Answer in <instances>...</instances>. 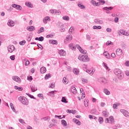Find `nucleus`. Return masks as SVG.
<instances>
[{"label": "nucleus", "instance_id": "nucleus-7", "mask_svg": "<svg viewBox=\"0 0 129 129\" xmlns=\"http://www.w3.org/2000/svg\"><path fill=\"white\" fill-rule=\"evenodd\" d=\"M12 8H14L15 9H17V10H20V11H22V6L20 5L13 4L12 5Z\"/></svg>", "mask_w": 129, "mask_h": 129}, {"label": "nucleus", "instance_id": "nucleus-17", "mask_svg": "<svg viewBox=\"0 0 129 129\" xmlns=\"http://www.w3.org/2000/svg\"><path fill=\"white\" fill-rule=\"evenodd\" d=\"M47 71V70H46V68L44 67H42L40 69V72L42 74H44V73H46V72Z\"/></svg>", "mask_w": 129, "mask_h": 129}, {"label": "nucleus", "instance_id": "nucleus-37", "mask_svg": "<svg viewBox=\"0 0 129 129\" xmlns=\"http://www.w3.org/2000/svg\"><path fill=\"white\" fill-rule=\"evenodd\" d=\"M70 49H72V50H74V49H76V46H75V45H74L73 44L71 43L70 44Z\"/></svg>", "mask_w": 129, "mask_h": 129}, {"label": "nucleus", "instance_id": "nucleus-61", "mask_svg": "<svg viewBox=\"0 0 129 129\" xmlns=\"http://www.w3.org/2000/svg\"><path fill=\"white\" fill-rule=\"evenodd\" d=\"M82 81L83 82H85V83H87V82H88V81L87 79H83V78L82 79Z\"/></svg>", "mask_w": 129, "mask_h": 129}, {"label": "nucleus", "instance_id": "nucleus-10", "mask_svg": "<svg viewBox=\"0 0 129 129\" xmlns=\"http://www.w3.org/2000/svg\"><path fill=\"white\" fill-rule=\"evenodd\" d=\"M7 25L9 27H14V26H15V22L12 20H8Z\"/></svg>", "mask_w": 129, "mask_h": 129}, {"label": "nucleus", "instance_id": "nucleus-54", "mask_svg": "<svg viewBox=\"0 0 129 129\" xmlns=\"http://www.w3.org/2000/svg\"><path fill=\"white\" fill-rule=\"evenodd\" d=\"M86 39L87 40H88V41H90V39H91V37L89 35H86Z\"/></svg>", "mask_w": 129, "mask_h": 129}, {"label": "nucleus", "instance_id": "nucleus-63", "mask_svg": "<svg viewBox=\"0 0 129 129\" xmlns=\"http://www.w3.org/2000/svg\"><path fill=\"white\" fill-rule=\"evenodd\" d=\"M125 66H127V67H129V61L128 60H127L125 62Z\"/></svg>", "mask_w": 129, "mask_h": 129}, {"label": "nucleus", "instance_id": "nucleus-41", "mask_svg": "<svg viewBox=\"0 0 129 129\" xmlns=\"http://www.w3.org/2000/svg\"><path fill=\"white\" fill-rule=\"evenodd\" d=\"M62 82L64 83V84H67L68 83V82L67 81V79L66 77L63 78L62 79Z\"/></svg>", "mask_w": 129, "mask_h": 129}, {"label": "nucleus", "instance_id": "nucleus-11", "mask_svg": "<svg viewBox=\"0 0 129 129\" xmlns=\"http://www.w3.org/2000/svg\"><path fill=\"white\" fill-rule=\"evenodd\" d=\"M48 21L50 22L51 21V18H50V17L47 16L43 18V22L44 24H47L48 23Z\"/></svg>", "mask_w": 129, "mask_h": 129}, {"label": "nucleus", "instance_id": "nucleus-57", "mask_svg": "<svg viewBox=\"0 0 129 129\" xmlns=\"http://www.w3.org/2000/svg\"><path fill=\"white\" fill-rule=\"evenodd\" d=\"M19 122H20V123H25L26 124V122H25V121H24V120H23V119H20L19 120Z\"/></svg>", "mask_w": 129, "mask_h": 129}, {"label": "nucleus", "instance_id": "nucleus-12", "mask_svg": "<svg viewBox=\"0 0 129 129\" xmlns=\"http://www.w3.org/2000/svg\"><path fill=\"white\" fill-rule=\"evenodd\" d=\"M12 79L14 81H16V82H21V79L18 76H13Z\"/></svg>", "mask_w": 129, "mask_h": 129}, {"label": "nucleus", "instance_id": "nucleus-14", "mask_svg": "<svg viewBox=\"0 0 129 129\" xmlns=\"http://www.w3.org/2000/svg\"><path fill=\"white\" fill-rule=\"evenodd\" d=\"M55 92H56V91H52L51 92H49L47 93V95L49 96H51V97H55Z\"/></svg>", "mask_w": 129, "mask_h": 129}, {"label": "nucleus", "instance_id": "nucleus-3", "mask_svg": "<svg viewBox=\"0 0 129 129\" xmlns=\"http://www.w3.org/2000/svg\"><path fill=\"white\" fill-rule=\"evenodd\" d=\"M79 60L82 61V62H89V57L88 55H80L78 57Z\"/></svg>", "mask_w": 129, "mask_h": 129}, {"label": "nucleus", "instance_id": "nucleus-2", "mask_svg": "<svg viewBox=\"0 0 129 129\" xmlns=\"http://www.w3.org/2000/svg\"><path fill=\"white\" fill-rule=\"evenodd\" d=\"M114 74L116 75L118 79H119L120 80H122V79H123L124 75L120 70L115 69L114 71Z\"/></svg>", "mask_w": 129, "mask_h": 129}, {"label": "nucleus", "instance_id": "nucleus-29", "mask_svg": "<svg viewBox=\"0 0 129 129\" xmlns=\"http://www.w3.org/2000/svg\"><path fill=\"white\" fill-rule=\"evenodd\" d=\"M94 22L96 24H102L103 23L102 20H99V19H95Z\"/></svg>", "mask_w": 129, "mask_h": 129}, {"label": "nucleus", "instance_id": "nucleus-32", "mask_svg": "<svg viewBox=\"0 0 129 129\" xmlns=\"http://www.w3.org/2000/svg\"><path fill=\"white\" fill-rule=\"evenodd\" d=\"M98 121L99 123L101 124L103 123V118L102 117H99L98 119Z\"/></svg>", "mask_w": 129, "mask_h": 129}, {"label": "nucleus", "instance_id": "nucleus-60", "mask_svg": "<svg viewBox=\"0 0 129 129\" xmlns=\"http://www.w3.org/2000/svg\"><path fill=\"white\" fill-rule=\"evenodd\" d=\"M27 79H28V80H29V81H31L33 80V78L32 77V76L28 77H27Z\"/></svg>", "mask_w": 129, "mask_h": 129}, {"label": "nucleus", "instance_id": "nucleus-9", "mask_svg": "<svg viewBox=\"0 0 129 129\" xmlns=\"http://www.w3.org/2000/svg\"><path fill=\"white\" fill-rule=\"evenodd\" d=\"M99 82H100L101 83H103V84H105L107 83V81L104 78H100L99 79Z\"/></svg>", "mask_w": 129, "mask_h": 129}, {"label": "nucleus", "instance_id": "nucleus-1", "mask_svg": "<svg viewBox=\"0 0 129 129\" xmlns=\"http://www.w3.org/2000/svg\"><path fill=\"white\" fill-rule=\"evenodd\" d=\"M114 74L116 75L118 79H119L120 80H122V79H123L124 75L120 70L115 69L114 71Z\"/></svg>", "mask_w": 129, "mask_h": 129}, {"label": "nucleus", "instance_id": "nucleus-55", "mask_svg": "<svg viewBox=\"0 0 129 129\" xmlns=\"http://www.w3.org/2000/svg\"><path fill=\"white\" fill-rule=\"evenodd\" d=\"M91 4L92 5H93L94 6V7H95L96 6V2H95V1L92 0L91 1Z\"/></svg>", "mask_w": 129, "mask_h": 129}, {"label": "nucleus", "instance_id": "nucleus-23", "mask_svg": "<svg viewBox=\"0 0 129 129\" xmlns=\"http://www.w3.org/2000/svg\"><path fill=\"white\" fill-rule=\"evenodd\" d=\"M78 6L79 7V8H80L82 10H85V7H84V5L81 4L80 3H79L78 4Z\"/></svg>", "mask_w": 129, "mask_h": 129}, {"label": "nucleus", "instance_id": "nucleus-40", "mask_svg": "<svg viewBox=\"0 0 129 129\" xmlns=\"http://www.w3.org/2000/svg\"><path fill=\"white\" fill-rule=\"evenodd\" d=\"M104 55L106 56V57L107 59H109V57H110V55H109V54H108V53L107 52H104Z\"/></svg>", "mask_w": 129, "mask_h": 129}, {"label": "nucleus", "instance_id": "nucleus-39", "mask_svg": "<svg viewBox=\"0 0 129 129\" xmlns=\"http://www.w3.org/2000/svg\"><path fill=\"white\" fill-rule=\"evenodd\" d=\"M25 44H26V40H23L19 42V45H21V46H24Z\"/></svg>", "mask_w": 129, "mask_h": 129}, {"label": "nucleus", "instance_id": "nucleus-62", "mask_svg": "<svg viewBox=\"0 0 129 129\" xmlns=\"http://www.w3.org/2000/svg\"><path fill=\"white\" fill-rule=\"evenodd\" d=\"M55 125V123H50V125H49V127H52V126Z\"/></svg>", "mask_w": 129, "mask_h": 129}, {"label": "nucleus", "instance_id": "nucleus-33", "mask_svg": "<svg viewBox=\"0 0 129 129\" xmlns=\"http://www.w3.org/2000/svg\"><path fill=\"white\" fill-rule=\"evenodd\" d=\"M104 92L106 95H109V94H110V92H109V91H108V90L107 89H104Z\"/></svg>", "mask_w": 129, "mask_h": 129}, {"label": "nucleus", "instance_id": "nucleus-38", "mask_svg": "<svg viewBox=\"0 0 129 129\" xmlns=\"http://www.w3.org/2000/svg\"><path fill=\"white\" fill-rule=\"evenodd\" d=\"M67 41H71L72 40V35H70L66 37Z\"/></svg>", "mask_w": 129, "mask_h": 129}, {"label": "nucleus", "instance_id": "nucleus-46", "mask_svg": "<svg viewBox=\"0 0 129 129\" xmlns=\"http://www.w3.org/2000/svg\"><path fill=\"white\" fill-rule=\"evenodd\" d=\"M43 119H44V120L46 121V120H48V121H50V117L49 116H47V117H43L42 118Z\"/></svg>", "mask_w": 129, "mask_h": 129}, {"label": "nucleus", "instance_id": "nucleus-31", "mask_svg": "<svg viewBox=\"0 0 129 129\" xmlns=\"http://www.w3.org/2000/svg\"><path fill=\"white\" fill-rule=\"evenodd\" d=\"M61 102H63L64 103H68V101H67V99L65 97H62L61 98Z\"/></svg>", "mask_w": 129, "mask_h": 129}, {"label": "nucleus", "instance_id": "nucleus-16", "mask_svg": "<svg viewBox=\"0 0 129 129\" xmlns=\"http://www.w3.org/2000/svg\"><path fill=\"white\" fill-rule=\"evenodd\" d=\"M71 91L73 94H76L77 93V90H76V88L73 86L71 87Z\"/></svg>", "mask_w": 129, "mask_h": 129}, {"label": "nucleus", "instance_id": "nucleus-8", "mask_svg": "<svg viewBox=\"0 0 129 129\" xmlns=\"http://www.w3.org/2000/svg\"><path fill=\"white\" fill-rule=\"evenodd\" d=\"M122 49L120 48H118L116 50V54L117 56H121V55H122Z\"/></svg>", "mask_w": 129, "mask_h": 129}, {"label": "nucleus", "instance_id": "nucleus-20", "mask_svg": "<svg viewBox=\"0 0 129 129\" xmlns=\"http://www.w3.org/2000/svg\"><path fill=\"white\" fill-rule=\"evenodd\" d=\"M58 54L61 56H65L66 55V52L63 50H59Z\"/></svg>", "mask_w": 129, "mask_h": 129}, {"label": "nucleus", "instance_id": "nucleus-15", "mask_svg": "<svg viewBox=\"0 0 129 129\" xmlns=\"http://www.w3.org/2000/svg\"><path fill=\"white\" fill-rule=\"evenodd\" d=\"M35 28L34 26H31L27 27V30H28V31H29L30 32H33V31H35Z\"/></svg>", "mask_w": 129, "mask_h": 129}, {"label": "nucleus", "instance_id": "nucleus-13", "mask_svg": "<svg viewBox=\"0 0 129 129\" xmlns=\"http://www.w3.org/2000/svg\"><path fill=\"white\" fill-rule=\"evenodd\" d=\"M30 87L31 89L32 92H35V91H37L38 90V89L34 85H32V86H30Z\"/></svg>", "mask_w": 129, "mask_h": 129}, {"label": "nucleus", "instance_id": "nucleus-53", "mask_svg": "<svg viewBox=\"0 0 129 129\" xmlns=\"http://www.w3.org/2000/svg\"><path fill=\"white\" fill-rule=\"evenodd\" d=\"M15 57H16V56H15V55H11V56H10V59H11L12 61H14Z\"/></svg>", "mask_w": 129, "mask_h": 129}, {"label": "nucleus", "instance_id": "nucleus-27", "mask_svg": "<svg viewBox=\"0 0 129 129\" xmlns=\"http://www.w3.org/2000/svg\"><path fill=\"white\" fill-rule=\"evenodd\" d=\"M109 114V113L106 111H104L103 112V115L105 116V117H108V115Z\"/></svg>", "mask_w": 129, "mask_h": 129}, {"label": "nucleus", "instance_id": "nucleus-24", "mask_svg": "<svg viewBox=\"0 0 129 129\" xmlns=\"http://www.w3.org/2000/svg\"><path fill=\"white\" fill-rule=\"evenodd\" d=\"M14 88L16 90H18V91H22V90H23V87H19L17 86H15Z\"/></svg>", "mask_w": 129, "mask_h": 129}, {"label": "nucleus", "instance_id": "nucleus-4", "mask_svg": "<svg viewBox=\"0 0 129 129\" xmlns=\"http://www.w3.org/2000/svg\"><path fill=\"white\" fill-rule=\"evenodd\" d=\"M19 101H21L24 105H28L29 104V100L25 97L20 96L18 98Z\"/></svg>", "mask_w": 129, "mask_h": 129}, {"label": "nucleus", "instance_id": "nucleus-51", "mask_svg": "<svg viewBox=\"0 0 129 129\" xmlns=\"http://www.w3.org/2000/svg\"><path fill=\"white\" fill-rule=\"evenodd\" d=\"M37 47H38V48H40L41 50H43V46H42V45L38 43L37 44Z\"/></svg>", "mask_w": 129, "mask_h": 129}, {"label": "nucleus", "instance_id": "nucleus-26", "mask_svg": "<svg viewBox=\"0 0 129 129\" xmlns=\"http://www.w3.org/2000/svg\"><path fill=\"white\" fill-rule=\"evenodd\" d=\"M61 124L63 126H67V122L66 121V120L62 119L61 120Z\"/></svg>", "mask_w": 129, "mask_h": 129}, {"label": "nucleus", "instance_id": "nucleus-52", "mask_svg": "<svg viewBox=\"0 0 129 129\" xmlns=\"http://www.w3.org/2000/svg\"><path fill=\"white\" fill-rule=\"evenodd\" d=\"M120 112H121V113H122V114H124L125 113V112L126 111V110H124V109H120Z\"/></svg>", "mask_w": 129, "mask_h": 129}, {"label": "nucleus", "instance_id": "nucleus-21", "mask_svg": "<svg viewBox=\"0 0 129 129\" xmlns=\"http://www.w3.org/2000/svg\"><path fill=\"white\" fill-rule=\"evenodd\" d=\"M73 121L74 122H75L76 124H78V125H80V124H81V122H80V121L77 120V119L76 118H74Z\"/></svg>", "mask_w": 129, "mask_h": 129}, {"label": "nucleus", "instance_id": "nucleus-36", "mask_svg": "<svg viewBox=\"0 0 129 129\" xmlns=\"http://www.w3.org/2000/svg\"><path fill=\"white\" fill-rule=\"evenodd\" d=\"M62 20H64V21H69V20H70V18H69V16H63Z\"/></svg>", "mask_w": 129, "mask_h": 129}, {"label": "nucleus", "instance_id": "nucleus-43", "mask_svg": "<svg viewBox=\"0 0 129 129\" xmlns=\"http://www.w3.org/2000/svg\"><path fill=\"white\" fill-rule=\"evenodd\" d=\"M26 95H28V96H29V97H30V98H32L33 99H36V98H35V97H34V96H33L29 93H26Z\"/></svg>", "mask_w": 129, "mask_h": 129}, {"label": "nucleus", "instance_id": "nucleus-58", "mask_svg": "<svg viewBox=\"0 0 129 129\" xmlns=\"http://www.w3.org/2000/svg\"><path fill=\"white\" fill-rule=\"evenodd\" d=\"M125 32V30H120V34H121L122 35H124Z\"/></svg>", "mask_w": 129, "mask_h": 129}, {"label": "nucleus", "instance_id": "nucleus-22", "mask_svg": "<svg viewBox=\"0 0 129 129\" xmlns=\"http://www.w3.org/2000/svg\"><path fill=\"white\" fill-rule=\"evenodd\" d=\"M73 71L74 74H76V75H78V74H79V69H74Z\"/></svg>", "mask_w": 129, "mask_h": 129}, {"label": "nucleus", "instance_id": "nucleus-56", "mask_svg": "<svg viewBox=\"0 0 129 129\" xmlns=\"http://www.w3.org/2000/svg\"><path fill=\"white\" fill-rule=\"evenodd\" d=\"M72 31H74V27H71L69 29L70 33H72Z\"/></svg>", "mask_w": 129, "mask_h": 129}, {"label": "nucleus", "instance_id": "nucleus-48", "mask_svg": "<svg viewBox=\"0 0 129 129\" xmlns=\"http://www.w3.org/2000/svg\"><path fill=\"white\" fill-rule=\"evenodd\" d=\"M38 41L40 42H43V41H44V37L40 36V37H38Z\"/></svg>", "mask_w": 129, "mask_h": 129}, {"label": "nucleus", "instance_id": "nucleus-42", "mask_svg": "<svg viewBox=\"0 0 129 129\" xmlns=\"http://www.w3.org/2000/svg\"><path fill=\"white\" fill-rule=\"evenodd\" d=\"M51 76H50V74H47L45 75L44 79L45 80H47V79H49Z\"/></svg>", "mask_w": 129, "mask_h": 129}, {"label": "nucleus", "instance_id": "nucleus-35", "mask_svg": "<svg viewBox=\"0 0 129 129\" xmlns=\"http://www.w3.org/2000/svg\"><path fill=\"white\" fill-rule=\"evenodd\" d=\"M93 29L94 30H95V29L101 30V26H94L93 27Z\"/></svg>", "mask_w": 129, "mask_h": 129}, {"label": "nucleus", "instance_id": "nucleus-49", "mask_svg": "<svg viewBox=\"0 0 129 129\" xmlns=\"http://www.w3.org/2000/svg\"><path fill=\"white\" fill-rule=\"evenodd\" d=\"M103 65H104V67L106 70H108V67L105 62H103Z\"/></svg>", "mask_w": 129, "mask_h": 129}, {"label": "nucleus", "instance_id": "nucleus-5", "mask_svg": "<svg viewBox=\"0 0 129 129\" xmlns=\"http://www.w3.org/2000/svg\"><path fill=\"white\" fill-rule=\"evenodd\" d=\"M113 9V7H104L103 8V10H104V11H106V13L107 14H110V11H111V10H112Z\"/></svg>", "mask_w": 129, "mask_h": 129}, {"label": "nucleus", "instance_id": "nucleus-19", "mask_svg": "<svg viewBox=\"0 0 129 129\" xmlns=\"http://www.w3.org/2000/svg\"><path fill=\"white\" fill-rule=\"evenodd\" d=\"M49 43L50 44H52V45H57L58 44V42H57V40H49Z\"/></svg>", "mask_w": 129, "mask_h": 129}, {"label": "nucleus", "instance_id": "nucleus-59", "mask_svg": "<svg viewBox=\"0 0 129 129\" xmlns=\"http://www.w3.org/2000/svg\"><path fill=\"white\" fill-rule=\"evenodd\" d=\"M100 4H101V5H104V4H105V1H104V0H99Z\"/></svg>", "mask_w": 129, "mask_h": 129}, {"label": "nucleus", "instance_id": "nucleus-30", "mask_svg": "<svg viewBox=\"0 0 129 129\" xmlns=\"http://www.w3.org/2000/svg\"><path fill=\"white\" fill-rule=\"evenodd\" d=\"M10 105L13 111H14V112H16V109H15V107L14 106V104H13L12 103H11Z\"/></svg>", "mask_w": 129, "mask_h": 129}, {"label": "nucleus", "instance_id": "nucleus-18", "mask_svg": "<svg viewBox=\"0 0 129 129\" xmlns=\"http://www.w3.org/2000/svg\"><path fill=\"white\" fill-rule=\"evenodd\" d=\"M25 6H27V7H28V8H31V9H33L34 8L33 4H32L31 2L25 3Z\"/></svg>", "mask_w": 129, "mask_h": 129}, {"label": "nucleus", "instance_id": "nucleus-25", "mask_svg": "<svg viewBox=\"0 0 129 129\" xmlns=\"http://www.w3.org/2000/svg\"><path fill=\"white\" fill-rule=\"evenodd\" d=\"M68 111L69 112V113H72L73 114H75V113H76V112H77V111H76V110H68Z\"/></svg>", "mask_w": 129, "mask_h": 129}, {"label": "nucleus", "instance_id": "nucleus-64", "mask_svg": "<svg viewBox=\"0 0 129 129\" xmlns=\"http://www.w3.org/2000/svg\"><path fill=\"white\" fill-rule=\"evenodd\" d=\"M110 44H111V42L110 41H108L106 43V46H108V45H110Z\"/></svg>", "mask_w": 129, "mask_h": 129}, {"label": "nucleus", "instance_id": "nucleus-44", "mask_svg": "<svg viewBox=\"0 0 129 129\" xmlns=\"http://www.w3.org/2000/svg\"><path fill=\"white\" fill-rule=\"evenodd\" d=\"M109 119H110V121H111V123H112V122H114V119L113 118V117L111 116L109 117Z\"/></svg>", "mask_w": 129, "mask_h": 129}, {"label": "nucleus", "instance_id": "nucleus-45", "mask_svg": "<svg viewBox=\"0 0 129 129\" xmlns=\"http://www.w3.org/2000/svg\"><path fill=\"white\" fill-rule=\"evenodd\" d=\"M86 72L87 73H89L91 75H92L93 74V71L89 70H87Z\"/></svg>", "mask_w": 129, "mask_h": 129}, {"label": "nucleus", "instance_id": "nucleus-34", "mask_svg": "<svg viewBox=\"0 0 129 129\" xmlns=\"http://www.w3.org/2000/svg\"><path fill=\"white\" fill-rule=\"evenodd\" d=\"M45 31V28L44 27H41L40 28L39 30L37 32L38 34H40V33H43Z\"/></svg>", "mask_w": 129, "mask_h": 129}, {"label": "nucleus", "instance_id": "nucleus-50", "mask_svg": "<svg viewBox=\"0 0 129 129\" xmlns=\"http://www.w3.org/2000/svg\"><path fill=\"white\" fill-rule=\"evenodd\" d=\"M124 116H125V117H129V113L127 111L125 112Z\"/></svg>", "mask_w": 129, "mask_h": 129}, {"label": "nucleus", "instance_id": "nucleus-47", "mask_svg": "<svg viewBox=\"0 0 129 129\" xmlns=\"http://www.w3.org/2000/svg\"><path fill=\"white\" fill-rule=\"evenodd\" d=\"M31 40H32V35H29L27 37L28 42H31Z\"/></svg>", "mask_w": 129, "mask_h": 129}, {"label": "nucleus", "instance_id": "nucleus-28", "mask_svg": "<svg viewBox=\"0 0 129 129\" xmlns=\"http://www.w3.org/2000/svg\"><path fill=\"white\" fill-rule=\"evenodd\" d=\"M24 62H25V66H28V65L30 64V61L28 60V59H27V58H24L23 59Z\"/></svg>", "mask_w": 129, "mask_h": 129}, {"label": "nucleus", "instance_id": "nucleus-6", "mask_svg": "<svg viewBox=\"0 0 129 129\" xmlns=\"http://www.w3.org/2000/svg\"><path fill=\"white\" fill-rule=\"evenodd\" d=\"M8 49L10 53H13V51H15V46L13 45H9L8 47Z\"/></svg>", "mask_w": 129, "mask_h": 129}]
</instances>
